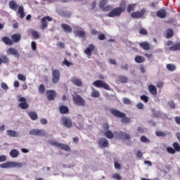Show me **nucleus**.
Here are the masks:
<instances>
[{
    "instance_id": "nucleus-1",
    "label": "nucleus",
    "mask_w": 180,
    "mask_h": 180,
    "mask_svg": "<svg viewBox=\"0 0 180 180\" xmlns=\"http://www.w3.org/2000/svg\"><path fill=\"white\" fill-rule=\"evenodd\" d=\"M110 112L115 117H119L120 119H121V122L124 124H126V123H130L131 122L130 117H126V114L124 112L119 111V110L112 108L110 110Z\"/></svg>"
},
{
    "instance_id": "nucleus-2",
    "label": "nucleus",
    "mask_w": 180,
    "mask_h": 180,
    "mask_svg": "<svg viewBox=\"0 0 180 180\" xmlns=\"http://www.w3.org/2000/svg\"><path fill=\"white\" fill-rule=\"evenodd\" d=\"M23 165L18 162H6L0 165V168H22Z\"/></svg>"
},
{
    "instance_id": "nucleus-3",
    "label": "nucleus",
    "mask_w": 180,
    "mask_h": 180,
    "mask_svg": "<svg viewBox=\"0 0 180 180\" xmlns=\"http://www.w3.org/2000/svg\"><path fill=\"white\" fill-rule=\"evenodd\" d=\"M93 85L96 88H103L106 91H110V86L106 82L102 80H96L93 82Z\"/></svg>"
},
{
    "instance_id": "nucleus-4",
    "label": "nucleus",
    "mask_w": 180,
    "mask_h": 180,
    "mask_svg": "<svg viewBox=\"0 0 180 180\" xmlns=\"http://www.w3.org/2000/svg\"><path fill=\"white\" fill-rule=\"evenodd\" d=\"M72 101L77 106H85V100L80 95L73 96Z\"/></svg>"
},
{
    "instance_id": "nucleus-5",
    "label": "nucleus",
    "mask_w": 180,
    "mask_h": 180,
    "mask_svg": "<svg viewBox=\"0 0 180 180\" xmlns=\"http://www.w3.org/2000/svg\"><path fill=\"white\" fill-rule=\"evenodd\" d=\"M47 21L51 22L53 21V18L47 15L41 19L40 29H41V30H44V29H47V27L49 26V22H47Z\"/></svg>"
},
{
    "instance_id": "nucleus-6",
    "label": "nucleus",
    "mask_w": 180,
    "mask_h": 180,
    "mask_svg": "<svg viewBox=\"0 0 180 180\" xmlns=\"http://www.w3.org/2000/svg\"><path fill=\"white\" fill-rule=\"evenodd\" d=\"M122 8L119 7L113 8L111 11L108 13V18H117L122 15Z\"/></svg>"
},
{
    "instance_id": "nucleus-7",
    "label": "nucleus",
    "mask_w": 180,
    "mask_h": 180,
    "mask_svg": "<svg viewBox=\"0 0 180 180\" xmlns=\"http://www.w3.org/2000/svg\"><path fill=\"white\" fill-rule=\"evenodd\" d=\"M146 8H142L140 11L132 12L131 14V16L134 19H140L143 18V16H144V15L146 14Z\"/></svg>"
},
{
    "instance_id": "nucleus-8",
    "label": "nucleus",
    "mask_w": 180,
    "mask_h": 180,
    "mask_svg": "<svg viewBox=\"0 0 180 180\" xmlns=\"http://www.w3.org/2000/svg\"><path fill=\"white\" fill-rule=\"evenodd\" d=\"M60 81V70L55 69L52 71V82L53 84H58Z\"/></svg>"
},
{
    "instance_id": "nucleus-9",
    "label": "nucleus",
    "mask_w": 180,
    "mask_h": 180,
    "mask_svg": "<svg viewBox=\"0 0 180 180\" xmlns=\"http://www.w3.org/2000/svg\"><path fill=\"white\" fill-rule=\"evenodd\" d=\"M18 102H20L18 106L20 108V109L26 110L29 108V104L27 103V101L25 97H20L18 99Z\"/></svg>"
},
{
    "instance_id": "nucleus-10",
    "label": "nucleus",
    "mask_w": 180,
    "mask_h": 180,
    "mask_svg": "<svg viewBox=\"0 0 180 180\" xmlns=\"http://www.w3.org/2000/svg\"><path fill=\"white\" fill-rule=\"evenodd\" d=\"M115 136L120 139L121 140H130V134L123 132V131H117L115 132Z\"/></svg>"
},
{
    "instance_id": "nucleus-11",
    "label": "nucleus",
    "mask_w": 180,
    "mask_h": 180,
    "mask_svg": "<svg viewBox=\"0 0 180 180\" xmlns=\"http://www.w3.org/2000/svg\"><path fill=\"white\" fill-rule=\"evenodd\" d=\"M6 53L7 56H13L17 58H19L20 57V54H19V51H18V49L13 47L8 48L6 51Z\"/></svg>"
},
{
    "instance_id": "nucleus-12",
    "label": "nucleus",
    "mask_w": 180,
    "mask_h": 180,
    "mask_svg": "<svg viewBox=\"0 0 180 180\" xmlns=\"http://www.w3.org/2000/svg\"><path fill=\"white\" fill-rule=\"evenodd\" d=\"M100 148H108L109 147V141L106 138H101L98 141Z\"/></svg>"
},
{
    "instance_id": "nucleus-13",
    "label": "nucleus",
    "mask_w": 180,
    "mask_h": 180,
    "mask_svg": "<svg viewBox=\"0 0 180 180\" xmlns=\"http://www.w3.org/2000/svg\"><path fill=\"white\" fill-rule=\"evenodd\" d=\"M30 136H45L46 131L44 129H32L30 131Z\"/></svg>"
},
{
    "instance_id": "nucleus-14",
    "label": "nucleus",
    "mask_w": 180,
    "mask_h": 180,
    "mask_svg": "<svg viewBox=\"0 0 180 180\" xmlns=\"http://www.w3.org/2000/svg\"><path fill=\"white\" fill-rule=\"evenodd\" d=\"M61 122L63 126H65V127H72V121L71 120V119L67 117H64L61 119Z\"/></svg>"
},
{
    "instance_id": "nucleus-15",
    "label": "nucleus",
    "mask_w": 180,
    "mask_h": 180,
    "mask_svg": "<svg viewBox=\"0 0 180 180\" xmlns=\"http://www.w3.org/2000/svg\"><path fill=\"white\" fill-rule=\"evenodd\" d=\"M56 96L57 94L54 90H48L46 91V97L48 101H54Z\"/></svg>"
},
{
    "instance_id": "nucleus-16",
    "label": "nucleus",
    "mask_w": 180,
    "mask_h": 180,
    "mask_svg": "<svg viewBox=\"0 0 180 180\" xmlns=\"http://www.w3.org/2000/svg\"><path fill=\"white\" fill-rule=\"evenodd\" d=\"M95 50V45L90 44L87 48L84 49V53L86 54V56H89V57H91L92 56V51Z\"/></svg>"
},
{
    "instance_id": "nucleus-17",
    "label": "nucleus",
    "mask_w": 180,
    "mask_h": 180,
    "mask_svg": "<svg viewBox=\"0 0 180 180\" xmlns=\"http://www.w3.org/2000/svg\"><path fill=\"white\" fill-rule=\"evenodd\" d=\"M61 27L65 33H72V27L67 24H61Z\"/></svg>"
},
{
    "instance_id": "nucleus-18",
    "label": "nucleus",
    "mask_w": 180,
    "mask_h": 180,
    "mask_svg": "<svg viewBox=\"0 0 180 180\" xmlns=\"http://www.w3.org/2000/svg\"><path fill=\"white\" fill-rule=\"evenodd\" d=\"M8 6L10 9H12L13 11H18V8H19V6L16 1L13 0H11L8 2Z\"/></svg>"
},
{
    "instance_id": "nucleus-19",
    "label": "nucleus",
    "mask_w": 180,
    "mask_h": 180,
    "mask_svg": "<svg viewBox=\"0 0 180 180\" xmlns=\"http://www.w3.org/2000/svg\"><path fill=\"white\" fill-rule=\"evenodd\" d=\"M22 35H20L19 33L14 34L11 36V40L13 43H18V41H20Z\"/></svg>"
},
{
    "instance_id": "nucleus-20",
    "label": "nucleus",
    "mask_w": 180,
    "mask_h": 180,
    "mask_svg": "<svg viewBox=\"0 0 180 180\" xmlns=\"http://www.w3.org/2000/svg\"><path fill=\"white\" fill-rule=\"evenodd\" d=\"M157 17L160 18V19H164L167 17V11L164 9H160L157 12Z\"/></svg>"
},
{
    "instance_id": "nucleus-21",
    "label": "nucleus",
    "mask_w": 180,
    "mask_h": 180,
    "mask_svg": "<svg viewBox=\"0 0 180 180\" xmlns=\"http://www.w3.org/2000/svg\"><path fill=\"white\" fill-rule=\"evenodd\" d=\"M1 40L3 43L7 44L8 46H13V41H12V39L8 37H3Z\"/></svg>"
},
{
    "instance_id": "nucleus-22",
    "label": "nucleus",
    "mask_w": 180,
    "mask_h": 180,
    "mask_svg": "<svg viewBox=\"0 0 180 180\" xmlns=\"http://www.w3.org/2000/svg\"><path fill=\"white\" fill-rule=\"evenodd\" d=\"M71 82H72V84H74V85H76V86H82V82L77 77L72 78Z\"/></svg>"
},
{
    "instance_id": "nucleus-23",
    "label": "nucleus",
    "mask_w": 180,
    "mask_h": 180,
    "mask_svg": "<svg viewBox=\"0 0 180 180\" xmlns=\"http://www.w3.org/2000/svg\"><path fill=\"white\" fill-rule=\"evenodd\" d=\"M18 15H20V18L23 19L25 16H26V14H25V8H23V6H20L18 7Z\"/></svg>"
},
{
    "instance_id": "nucleus-24",
    "label": "nucleus",
    "mask_w": 180,
    "mask_h": 180,
    "mask_svg": "<svg viewBox=\"0 0 180 180\" xmlns=\"http://www.w3.org/2000/svg\"><path fill=\"white\" fill-rule=\"evenodd\" d=\"M9 63V58L5 55L0 56V65L1 64H8Z\"/></svg>"
},
{
    "instance_id": "nucleus-25",
    "label": "nucleus",
    "mask_w": 180,
    "mask_h": 180,
    "mask_svg": "<svg viewBox=\"0 0 180 180\" xmlns=\"http://www.w3.org/2000/svg\"><path fill=\"white\" fill-rule=\"evenodd\" d=\"M169 51H180V43H176L169 48Z\"/></svg>"
},
{
    "instance_id": "nucleus-26",
    "label": "nucleus",
    "mask_w": 180,
    "mask_h": 180,
    "mask_svg": "<svg viewBox=\"0 0 180 180\" xmlns=\"http://www.w3.org/2000/svg\"><path fill=\"white\" fill-rule=\"evenodd\" d=\"M140 47L143 49V50L148 51L150 50V44L147 41H143L142 43H139Z\"/></svg>"
},
{
    "instance_id": "nucleus-27",
    "label": "nucleus",
    "mask_w": 180,
    "mask_h": 180,
    "mask_svg": "<svg viewBox=\"0 0 180 180\" xmlns=\"http://www.w3.org/2000/svg\"><path fill=\"white\" fill-rule=\"evenodd\" d=\"M148 90L151 95H157V87L153 84L148 86Z\"/></svg>"
},
{
    "instance_id": "nucleus-28",
    "label": "nucleus",
    "mask_w": 180,
    "mask_h": 180,
    "mask_svg": "<svg viewBox=\"0 0 180 180\" xmlns=\"http://www.w3.org/2000/svg\"><path fill=\"white\" fill-rule=\"evenodd\" d=\"M7 134L10 137H19V133L12 129L7 130Z\"/></svg>"
},
{
    "instance_id": "nucleus-29",
    "label": "nucleus",
    "mask_w": 180,
    "mask_h": 180,
    "mask_svg": "<svg viewBox=\"0 0 180 180\" xmlns=\"http://www.w3.org/2000/svg\"><path fill=\"white\" fill-rule=\"evenodd\" d=\"M60 113L62 115H66V113H68L70 112V110L65 105H61L59 108Z\"/></svg>"
},
{
    "instance_id": "nucleus-30",
    "label": "nucleus",
    "mask_w": 180,
    "mask_h": 180,
    "mask_svg": "<svg viewBox=\"0 0 180 180\" xmlns=\"http://www.w3.org/2000/svg\"><path fill=\"white\" fill-rule=\"evenodd\" d=\"M134 60L136 63H138V64H141V63H144V61H146V58L141 56H136Z\"/></svg>"
},
{
    "instance_id": "nucleus-31",
    "label": "nucleus",
    "mask_w": 180,
    "mask_h": 180,
    "mask_svg": "<svg viewBox=\"0 0 180 180\" xmlns=\"http://www.w3.org/2000/svg\"><path fill=\"white\" fill-rule=\"evenodd\" d=\"M99 96H101V94L99 93V91L95 89V88L92 87L91 97L99 98Z\"/></svg>"
},
{
    "instance_id": "nucleus-32",
    "label": "nucleus",
    "mask_w": 180,
    "mask_h": 180,
    "mask_svg": "<svg viewBox=\"0 0 180 180\" xmlns=\"http://www.w3.org/2000/svg\"><path fill=\"white\" fill-rule=\"evenodd\" d=\"M58 147H59V148H61V150H64V151H71V148H70L68 145L62 144L59 143Z\"/></svg>"
},
{
    "instance_id": "nucleus-33",
    "label": "nucleus",
    "mask_w": 180,
    "mask_h": 180,
    "mask_svg": "<svg viewBox=\"0 0 180 180\" xmlns=\"http://www.w3.org/2000/svg\"><path fill=\"white\" fill-rule=\"evenodd\" d=\"M28 115L30 116L31 120H36L38 117L37 112L34 111L28 112Z\"/></svg>"
},
{
    "instance_id": "nucleus-34",
    "label": "nucleus",
    "mask_w": 180,
    "mask_h": 180,
    "mask_svg": "<svg viewBox=\"0 0 180 180\" xmlns=\"http://www.w3.org/2000/svg\"><path fill=\"white\" fill-rule=\"evenodd\" d=\"M10 155L12 158H16L19 155V151L16 149H13L10 152Z\"/></svg>"
},
{
    "instance_id": "nucleus-35",
    "label": "nucleus",
    "mask_w": 180,
    "mask_h": 180,
    "mask_svg": "<svg viewBox=\"0 0 180 180\" xmlns=\"http://www.w3.org/2000/svg\"><path fill=\"white\" fill-rule=\"evenodd\" d=\"M166 34H167L166 36L167 39H171V37L174 36V30H172V29H170V28L167 29L166 30Z\"/></svg>"
},
{
    "instance_id": "nucleus-36",
    "label": "nucleus",
    "mask_w": 180,
    "mask_h": 180,
    "mask_svg": "<svg viewBox=\"0 0 180 180\" xmlns=\"http://www.w3.org/2000/svg\"><path fill=\"white\" fill-rule=\"evenodd\" d=\"M31 34L32 36V37H34V39H40V34H39V32L32 30L31 31Z\"/></svg>"
},
{
    "instance_id": "nucleus-37",
    "label": "nucleus",
    "mask_w": 180,
    "mask_h": 180,
    "mask_svg": "<svg viewBox=\"0 0 180 180\" xmlns=\"http://www.w3.org/2000/svg\"><path fill=\"white\" fill-rule=\"evenodd\" d=\"M85 31L82 30H78L76 32V36H78V37H81V38H84L85 37Z\"/></svg>"
},
{
    "instance_id": "nucleus-38",
    "label": "nucleus",
    "mask_w": 180,
    "mask_h": 180,
    "mask_svg": "<svg viewBox=\"0 0 180 180\" xmlns=\"http://www.w3.org/2000/svg\"><path fill=\"white\" fill-rule=\"evenodd\" d=\"M166 68L168 70V71H175L176 70V66H175L174 64L169 63L166 65Z\"/></svg>"
},
{
    "instance_id": "nucleus-39",
    "label": "nucleus",
    "mask_w": 180,
    "mask_h": 180,
    "mask_svg": "<svg viewBox=\"0 0 180 180\" xmlns=\"http://www.w3.org/2000/svg\"><path fill=\"white\" fill-rule=\"evenodd\" d=\"M118 79L120 82H122V84H127V81L129 79L126 76H119Z\"/></svg>"
},
{
    "instance_id": "nucleus-40",
    "label": "nucleus",
    "mask_w": 180,
    "mask_h": 180,
    "mask_svg": "<svg viewBox=\"0 0 180 180\" xmlns=\"http://www.w3.org/2000/svg\"><path fill=\"white\" fill-rule=\"evenodd\" d=\"M135 8H136V4L128 5V6L127 8V11L128 13H131V12H133V11H134Z\"/></svg>"
},
{
    "instance_id": "nucleus-41",
    "label": "nucleus",
    "mask_w": 180,
    "mask_h": 180,
    "mask_svg": "<svg viewBox=\"0 0 180 180\" xmlns=\"http://www.w3.org/2000/svg\"><path fill=\"white\" fill-rule=\"evenodd\" d=\"M39 93L42 95V94H44L46 92V87H44V84H40L38 88Z\"/></svg>"
},
{
    "instance_id": "nucleus-42",
    "label": "nucleus",
    "mask_w": 180,
    "mask_h": 180,
    "mask_svg": "<svg viewBox=\"0 0 180 180\" xmlns=\"http://www.w3.org/2000/svg\"><path fill=\"white\" fill-rule=\"evenodd\" d=\"M48 143L49 144H50L51 146H53L55 147H58V145L60 144V143L53 141V139H49L48 140Z\"/></svg>"
},
{
    "instance_id": "nucleus-43",
    "label": "nucleus",
    "mask_w": 180,
    "mask_h": 180,
    "mask_svg": "<svg viewBox=\"0 0 180 180\" xmlns=\"http://www.w3.org/2000/svg\"><path fill=\"white\" fill-rule=\"evenodd\" d=\"M173 147H174V150L176 152H179L180 151V145L178 142H174L173 143Z\"/></svg>"
},
{
    "instance_id": "nucleus-44",
    "label": "nucleus",
    "mask_w": 180,
    "mask_h": 180,
    "mask_svg": "<svg viewBox=\"0 0 180 180\" xmlns=\"http://www.w3.org/2000/svg\"><path fill=\"white\" fill-rule=\"evenodd\" d=\"M108 0H101L99 2V8L101 9H103L104 6H105L106 4H108Z\"/></svg>"
},
{
    "instance_id": "nucleus-45",
    "label": "nucleus",
    "mask_w": 180,
    "mask_h": 180,
    "mask_svg": "<svg viewBox=\"0 0 180 180\" xmlns=\"http://www.w3.org/2000/svg\"><path fill=\"white\" fill-rule=\"evenodd\" d=\"M122 12L126 11V1H122L120 4V7H118Z\"/></svg>"
},
{
    "instance_id": "nucleus-46",
    "label": "nucleus",
    "mask_w": 180,
    "mask_h": 180,
    "mask_svg": "<svg viewBox=\"0 0 180 180\" xmlns=\"http://www.w3.org/2000/svg\"><path fill=\"white\" fill-rule=\"evenodd\" d=\"M155 136H157V137H165V136H167V134L161 131H157L155 132Z\"/></svg>"
},
{
    "instance_id": "nucleus-47",
    "label": "nucleus",
    "mask_w": 180,
    "mask_h": 180,
    "mask_svg": "<svg viewBox=\"0 0 180 180\" xmlns=\"http://www.w3.org/2000/svg\"><path fill=\"white\" fill-rule=\"evenodd\" d=\"M112 6L108 5L104 6L103 8H101V11H103V12H109V11H112Z\"/></svg>"
},
{
    "instance_id": "nucleus-48",
    "label": "nucleus",
    "mask_w": 180,
    "mask_h": 180,
    "mask_svg": "<svg viewBox=\"0 0 180 180\" xmlns=\"http://www.w3.org/2000/svg\"><path fill=\"white\" fill-rule=\"evenodd\" d=\"M105 136L107 137V139H113V133L109 130L106 131Z\"/></svg>"
},
{
    "instance_id": "nucleus-49",
    "label": "nucleus",
    "mask_w": 180,
    "mask_h": 180,
    "mask_svg": "<svg viewBox=\"0 0 180 180\" xmlns=\"http://www.w3.org/2000/svg\"><path fill=\"white\" fill-rule=\"evenodd\" d=\"M18 79H19V81H22L23 82H25V81H26V76L22 74H18Z\"/></svg>"
},
{
    "instance_id": "nucleus-50",
    "label": "nucleus",
    "mask_w": 180,
    "mask_h": 180,
    "mask_svg": "<svg viewBox=\"0 0 180 180\" xmlns=\"http://www.w3.org/2000/svg\"><path fill=\"white\" fill-rule=\"evenodd\" d=\"M112 179L116 180H122V176H120V174L115 173L112 176Z\"/></svg>"
},
{
    "instance_id": "nucleus-51",
    "label": "nucleus",
    "mask_w": 180,
    "mask_h": 180,
    "mask_svg": "<svg viewBox=\"0 0 180 180\" xmlns=\"http://www.w3.org/2000/svg\"><path fill=\"white\" fill-rule=\"evenodd\" d=\"M122 102L124 103V105H131V101L127 98H124L122 99Z\"/></svg>"
},
{
    "instance_id": "nucleus-52",
    "label": "nucleus",
    "mask_w": 180,
    "mask_h": 180,
    "mask_svg": "<svg viewBox=\"0 0 180 180\" xmlns=\"http://www.w3.org/2000/svg\"><path fill=\"white\" fill-rule=\"evenodd\" d=\"M166 150L167 153H169V154H175L176 153V151L174 150L172 147H167Z\"/></svg>"
},
{
    "instance_id": "nucleus-53",
    "label": "nucleus",
    "mask_w": 180,
    "mask_h": 180,
    "mask_svg": "<svg viewBox=\"0 0 180 180\" xmlns=\"http://www.w3.org/2000/svg\"><path fill=\"white\" fill-rule=\"evenodd\" d=\"M141 100L143 101V102H145V103H147V102H148L149 98L148 96H146V95H142L141 96Z\"/></svg>"
},
{
    "instance_id": "nucleus-54",
    "label": "nucleus",
    "mask_w": 180,
    "mask_h": 180,
    "mask_svg": "<svg viewBox=\"0 0 180 180\" xmlns=\"http://www.w3.org/2000/svg\"><path fill=\"white\" fill-rule=\"evenodd\" d=\"M31 47H32V49L34 51H36L37 49V45L36 44V41H32L31 42Z\"/></svg>"
},
{
    "instance_id": "nucleus-55",
    "label": "nucleus",
    "mask_w": 180,
    "mask_h": 180,
    "mask_svg": "<svg viewBox=\"0 0 180 180\" xmlns=\"http://www.w3.org/2000/svg\"><path fill=\"white\" fill-rule=\"evenodd\" d=\"M139 34H143V36L147 35L148 34L147 30H146L144 28H141L139 30Z\"/></svg>"
},
{
    "instance_id": "nucleus-56",
    "label": "nucleus",
    "mask_w": 180,
    "mask_h": 180,
    "mask_svg": "<svg viewBox=\"0 0 180 180\" xmlns=\"http://www.w3.org/2000/svg\"><path fill=\"white\" fill-rule=\"evenodd\" d=\"M136 108L141 110V109H144V104L143 103H138L136 104Z\"/></svg>"
},
{
    "instance_id": "nucleus-57",
    "label": "nucleus",
    "mask_w": 180,
    "mask_h": 180,
    "mask_svg": "<svg viewBox=\"0 0 180 180\" xmlns=\"http://www.w3.org/2000/svg\"><path fill=\"white\" fill-rule=\"evenodd\" d=\"M1 86L2 89H4V91H8V84H6L4 82L1 83Z\"/></svg>"
},
{
    "instance_id": "nucleus-58",
    "label": "nucleus",
    "mask_w": 180,
    "mask_h": 180,
    "mask_svg": "<svg viewBox=\"0 0 180 180\" xmlns=\"http://www.w3.org/2000/svg\"><path fill=\"white\" fill-rule=\"evenodd\" d=\"M141 141L142 143H148L149 141H148V139H147L146 136H142L141 137Z\"/></svg>"
},
{
    "instance_id": "nucleus-59",
    "label": "nucleus",
    "mask_w": 180,
    "mask_h": 180,
    "mask_svg": "<svg viewBox=\"0 0 180 180\" xmlns=\"http://www.w3.org/2000/svg\"><path fill=\"white\" fill-rule=\"evenodd\" d=\"M168 105L172 108V109H175L176 108L175 102H174V101H169Z\"/></svg>"
},
{
    "instance_id": "nucleus-60",
    "label": "nucleus",
    "mask_w": 180,
    "mask_h": 180,
    "mask_svg": "<svg viewBox=\"0 0 180 180\" xmlns=\"http://www.w3.org/2000/svg\"><path fill=\"white\" fill-rule=\"evenodd\" d=\"M98 40H105L106 39V36L104 34H100L98 37Z\"/></svg>"
},
{
    "instance_id": "nucleus-61",
    "label": "nucleus",
    "mask_w": 180,
    "mask_h": 180,
    "mask_svg": "<svg viewBox=\"0 0 180 180\" xmlns=\"http://www.w3.org/2000/svg\"><path fill=\"white\" fill-rule=\"evenodd\" d=\"M114 167L115 169H122V166H120V165L117 162H115Z\"/></svg>"
},
{
    "instance_id": "nucleus-62",
    "label": "nucleus",
    "mask_w": 180,
    "mask_h": 180,
    "mask_svg": "<svg viewBox=\"0 0 180 180\" xmlns=\"http://www.w3.org/2000/svg\"><path fill=\"white\" fill-rule=\"evenodd\" d=\"M5 161H6V155H0V162H5Z\"/></svg>"
},
{
    "instance_id": "nucleus-63",
    "label": "nucleus",
    "mask_w": 180,
    "mask_h": 180,
    "mask_svg": "<svg viewBox=\"0 0 180 180\" xmlns=\"http://www.w3.org/2000/svg\"><path fill=\"white\" fill-rule=\"evenodd\" d=\"M63 64H65V65H67V67H70V65H72V63H70L67 59L64 60Z\"/></svg>"
},
{
    "instance_id": "nucleus-64",
    "label": "nucleus",
    "mask_w": 180,
    "mask_h": 180,
    "mask_svg": "<svg viewBox=\"0 0 180 180\" xmlns=\"http://www.w3.org/2000/svg\"><path fill=\"white\" fill-rule=\"evenodd\" d=\"M175 122L177 124H180V117L179 116L175 117Z\"/></svg>"
}]
</instances>
